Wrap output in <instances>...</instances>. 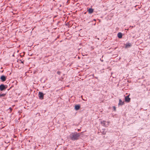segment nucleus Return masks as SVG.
<instances>
[{"mask_svg":"<svg viewBox=\"0 0 150 150\" xmlns=\"http://www.w3.org/2000/svg\"><path fill=\"white\" fill-rule=\"evenodd\" d=\"M10 109L11 110H12V109L11 108H10Z\"/></svg>","mask_w":150,"mask_h":150,"instance_id":"obj_18","label":"nucleus"},{"mask_svg":"<svg viewBox=\"0 0 150 150\" xmlns=\"http://www.w3.org/2000/svg\"><path fill=\"white\" fill-rule=\"evenodd\" d=\"M100 60L101 62H103V60H102L101 59H100Z\"/></svg>","mask_w":150,"mask_h":150,"instance_id":"obj_17","label":"nucleus"},{"mask_svg":"<svg viewBox=\"0 0 150 150\" xmlns=\"http://www.w3.org/2000/svg\"><path fill=\"white\" fill-rule=\"evenodd\" d=\"M124 104V101H122L121 99L119 100V103H118V105H122Z\"/></svg>","mask_w":150,"mask_h":150,"instance_id":"obj_10","label":"nucleus"},{"mask_svg":"<svg viewBox=\"0 0 150 150\" xmlns=\"http://www.w3.org/2000/svg\"><path fill=\"white\" fill-rule=\"evenodd\" d=\"M94 10L91 8H89L87 9V11L89 13L91 14L93 12Z\"/></svg>","mask_w":150,"mask_h":150,"instance_id":"obj_7","label":"nucleus"},{"mask_svg":"<svg viewBox=\"0 0 150 150\" xmlns=\"http://www.w3.org/2000/svg\"><path fill=\"white\" fill-rule=\"evenodd\" d=\"M6 77L4 75L1 76L0 77V79L3 81H6Z\"/></svg>","mask_w":150,"mask_h":150,"instance_id":"obj_8","label":"nucleus"},{"mask_svg":"<svg viewBox=\"0 0 150 150\" xmlns=\"http://www.w3.org/2000/svg\"><path fill=\"white\" fill-rule=\"evenodd\" d=\"M125 49L131 47L132 45L131 43L129 42L127 43L126 44H125Z\"/></svg>","mask_w":150,"mask_h":150,"instance_id":"obj_5","label":"nucleus"},{"mask_svg":"<svg viewBox=\"0 0 150 150\" xmlns=\"http://www.w3.org/2000/svg\"><path fill=\"white\" fill-rule=\"evenodd\" d=\"M6 86H5L4 84L1 85H0V90L2 91L5 90L7 87Z\"/></svg>","mask_w":150,"mask_h":150,"instance_id":"obj_3","label":"nucleus"},{"mask_svg":"<svg viewBox=\"0 0 150 150\" xmlns=\"http://www.w3.org/2000/svg\"><path fill=\"white\" fill-rule=\"evenodd\" d=\"M94 21H96V20L95 19H94V20H93Z\"/></svg>","mask_w":150,"mask_h":150,"instance_id":"obj_19","label":"nucleus"},{"mask_svg":"<svg viewBox=\"0 0 150 150\" xmlns=\"http://www.w3.org/2000/svg\"><path fill=\"white\" fill-rule=\"evenodd\" d=\"M81 135V134L75 132L72 133L69 136V138L72 140L75 141L78 140Z\"/></svg>","mask_w":150,"mask_h":150,"instance_id":"obj_1","label":"nucleus"},{"mask_svg":"<svg viewBox=\"0 0 150 150\" xmlns=\"http://www.w3.org/2000/svg\"><path fill=\"white\" fill-rule=\"evenodd\" d=\"M20 61L22 63H23V62L21 61V60H20Z\"/></svg>","mask_w":150,"mask_h":150,"instance_id":"obj_16","label":"nucleus"},{"mask_svg":"<svg viewBox=\"0 0 150 150\" xmlns=\"http://www.w3.org/2000/svg\"><path fill=\"white\" fill-rule=\"evenodd\" d=\"M96 25V23H94V25Z\"/></svg>","mask_w":150,"mask_h":150,"instance_id":"obj_20","label":"nucleus"},{"mask_svg":"<svg viewBox=\"0 0 150 150\" xmlns=\"http://www.w3.org/2000/svg\"><path fill=\"white\" fill-rule=\"evenodd\" d=\"M110 123L109 121L106 122L104 120H103L101 122L102 125L105 127H108Z\"/></svg>","mask_w":150,"mask_h":150,"instance_id":"obj_2","label":"nucleus"},{"mask_svg":"<svg viewBox=\"0 0 150 150\" xmlns=\"http://www.w3.org/2000/svg\"><path fill=\"white\" fill-rule=\"evenodd\" d=\"M103 131L102 132V133L103 135H105L106 134V132L105 131V129H103Z\"/></svg>","mask_w":150,"mask_h":150,"instance_id":"obj_12","label":"nucleus"},{"mask_svg":"<svg viewBox=\"0 0 150 150\" xmlns=\"http://www.w3.org/2000/svg\"><path fill=\"white\" fill-rule=\"evenodd\" d=\"M117 36L118 38L121 39L122 37V34L121 33L119 32L117 33Z\"/></svg>","mask_w":150,"mask_h":150,"instance_id":"obj_9","label":"nucleus"},{"mask_svg":"<svg viewBox=\"0 0 150 150\" xmlns=\"http://www.w3.org/2000/svg\"><path fill=\"white\" fill-rule=\"evenodd\" d=\"M113 110H114V111H115L116 110V107L115 106H113Z\"/></svg>","mask_w":150,"mask_h":150,"instance_id":"obj_14","label":"nucleus"},{"mask_svg":"<svg viewBox=\"0 0 150 150\" xmlns=\"http://www.w3.org/2000/svg\"><path fill=\"white\" fill-rule=\"evenodd\" d=\"M86 12H85V13H84V14H86Z\"/></svg>","mask_w":150,"mask_h":150,"instance_id":"obj_21","label":"nucleus"},{"mask_svg":"<svg viewBox=\"0 0 150 150\" xmlns=\"http://www.w3.org/2000/svg\"><path fill=\"white\" fill-rule=\"evenodd\" d=\"M57 74L60 75L61 74V72L60 71H58L57 72Z\"/></svg>","mask_w":150,"mask_h":150,"instance_id":"obj_15","label":"nucleus"},{"mask_svg":"<svg viewBox=\"0 0 150 150\" xmlns=\"http://www.w3.org/2000/svg\"><path fill=\"white\" fill-rule=\"evenodd\" d=\"M53 0V1H54V0Z\"/></svg>","mask_w":150,"mask_h":150,"instance_id":"obj_22","label":"nucleus"},{"mask_svg":"<svg viewBox=\"0 0 150 150\" xmlns=\"http://www.w3.org/2000/svg\"><path fill=\"white\" fill-rule=\"evenodd\" d=\"M129 95H128L125 97V101L126 102L129 103L130 101V98H129Z\"/></svg>","mask_w":150,"mask_h":150,"instance_id":"obj_4","label":"nucleus"},{"mask_svg":"<svg viewBox=\"0 0 150 150\" xmlns=\"http://www.w3.org/2000/svg\"><path fill=\"white\" fill-rule=\"evenodd\" d=\"M5 95V94H0V98L2 96H4Z\"/></svg>","mask_w":150,"mask_h":150,"instance_id":"obj_13","label":"nucleus"},{"mask_svg":"<svg viewBox=\"0 0 150 150\" xmlns=\"http://www.w3.org/2000/svg\"><path fill=\"white\" fill-rule=\"evenodd\" d=\"M80 107V106L79 105H77L75 106L74 108L76 110H79Z\"/></svg>","mask_w":150,"mask_h":150,"instance_id":"obj_11","label":"nucleus"},{"mask_svg":"<svg viewBox=\"0 0 150 150\" xmlns=\"http://www.w3.org/2000/svg\"><path fill=\"white\" fill-rule=\"evenodd\" d=\"M38 96L40 99L42 100L43 99L44 94L42 93L39 92L38 93Z\"/></svg>","mask_w":150,"mask_h":150,"instance_id":"obj_6","label":"nucleus"}]
</instances>
